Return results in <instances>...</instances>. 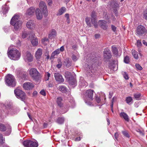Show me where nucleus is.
Wrapping results in <instances>:
<instances>
[{
	"mask_svg": "<svg viewBox=\"0 0 147 147\" xmlns=\"http://www.w3.org/2000/svg\"><path fill=\"white\" fill-rule=\"evenodd\" d=\"M65 17L67 18V22L69 23V15L68 13H66L65 14Z\"/></svg>",
	"mask_w": 147,
	"mask_h": 147,
	"instance_id": "obj_55",
	"label": "nucleus"
},
{
	"mask_svg": "<svg viewBox=\"0 0 147 147\" xmlns=\"http://www.w3.org/2000/svg\"><path fill=\"white\" fill-rule=\"evenodd\" d=\"M111 53L110 50L108 49H105L104 51V57L106 59H109L111 57Z\"/></svg>",
	"mask_w": 147,
	"mask_h": 147,
	"instance_id": "obj_17",
	"label": "nucleus"
},
{
	"mask_svg": "<svg viewBox=\"0 0 147 147\" xmlns=\"http://www.w3.org/2000/svg\"><path fill=\"white\" fill-rule=\"evenodd\" d=\"M36 13L37 19L39 20H41L42 17V16L41 11L39 8H36Z\"/></svg>",
	"mask_w": 147,
	"mask_h": 147,
	"instance_id": "obj_24",
	"label": "nucleus"
},
{
	"mask_svg": "<svg viewBox=\"0 0 147 147\" xmlns=\"http://www.w3.org/2000/svg\"><path fill=\"white\" fill-rule=\"evenodd\" d=\"M28 33L27 31H24L22 32V37L23 38H26L28 35Z\"/></svg>",
	"mask_w": 147,
	"mask_h": 147,
	"instance_id": "obj_40",
	"label": "nucleus"
},
{
	"mask_svg": "<svg viewBox=\"0 0 147 147\" xmlns=\"http://www.w3.org/2000/svg\"><path fill=\"white\" fill-rule=\"evenodd\" d=\"M5 82L8 86L14 87L16 86L15 79L13 76L9 74L5 76Z\"/></svg>",
	"mask_w": 147,
	"mask_h": 147,
	"instance_id": "obj_5",
	"label": "nucleus"
},
{
	"mask_svg": "<svg viewBox=\"0 0 147 147\" xmlns=\"http://www.w3.org/2000/svg\"><path fill=\"white\" fill-rule=\"evenodd\" d=\"M64 63L66 67H68L71 65V61L68 58H67L64 60Z\"/></svg>",
	"mask_w": 147,
	"mask_h": 147,
	"instance_id": "obj_26",
	"label": "nucleus"
},
{
	"mask_svg": "<svg viewBox=\"0 0 147 147\" xmlns=\"http://www.w3.org/2000/svg\"><path fill=\"white\" fill-rule=\"evenodd\" d=\"M40 93L41 94L44 96H45L46 95L45 92L43 90H41L40 92Z\"/></svg>",
	"mask_w": 147,
	"mask_h": 147,
	"instance_id": "obj_57",
	"label": "nucleus"
},
{
	"mask_svg": "<svg viewBox=\"0 0 147 147\" xmlns=\"http://www.w3.org/2000/svg\"><path fill=\"white\" fill-rule=\"evenodd\" d=\"M54 77L56 81L59 83L61 84L64 82V79L61 75L58 73L54 74Z\"/></svg>",
	"mask_w": 147,
	"mask_h": 147,
	"instance_id": "obj_14",
	"label": "nucleus"
},
{
	"mask_svg": "<svg viewBox=\"0 0 147 147\" xmlns=\"http://www.w3.org/2000/svg\"><path fill=\"white\" fill-rule=\"evenodd\" d=\"M66 10V9L64 7H62L58 11V12L57 14V16H60L65 12Z\"/></svg>",
	"mask_w": 147,
	"mask_h": 147,
	"instance_id": "obj_30",
	"label": "nucleus"
},
{
	"mask_svg": "<svg viewBox=\"0 0 147 147\" xmlns=\"http://www.w3.org/2000/svg\"><path fill=\"white\" fill-rule=\"evenodd\" d=\"M49 40L48 38H43L42 39V42L44 44H45V45H46L47 43H45V42H49Z\"/></svg>",
	"mask_w": 147,
	"mask_h": 147,
	"instance_id": "obj_49",
	"label": "nucleus"
},
{
	"mask_svg": "<svg viewBox=\"0 0 147 147\" xmlns=\"http://www.w3.org/2000/svg\"><path fill=\"white\" fill-rule=\"evenodd\" d=\"M35 11V8L33 7H31L27 11L26 14L27 15L31 16L34 14Z\"/></svg>",
	"mask_w": 147,
	"mask_h": 147,
	"instance_id": "obj_25",
	"label": "nucleus"
},
{
	"mask_svg": "<svg viewBox=\"0 0 147 147\" xmlns=\"http://www.w3.org/2000/svg\"><path fill=\"white\" fill-rule=\"evenodd\" d=\"M111 47L112 51L113 54L116 56H119L121 55V49L120 50V51L118 52L117 48L115 46H112Z\"/></svg>",
	"mask_w": 147,
	"mask_h": 147,
	"instance_id": "obj_19",
	"label": "nucleus"
},
{
	"mask_svg": "<svg viewBox=\"0 0 147 147\" xmlns=\"http://www.w3.org/2000/svg\"><path fill=\"white\" fill-rule=\"evenodd\" d=\"M132 54L134 58L136 59H137L138 58V53L135 50H132Z\"/></svg>",
	"mask_w": 147,
	"mask_h": 147,
	"instance_id": "obj_34",
	"label": "nucleus"
},
{
	"mask_svg": "<svg viewBox=\"0 0 147 147\" xmlns=\"http://www.w3.org/2000/svg\"><path fill=\"white\" fill-rule=\"evenodd\" d=\"M39 7L42 12L44 15L47 16L48 15V10L45 3L43 1H41L39 3Z\"/></svg>",
	"mask_w": 147,
	"mask_h": 147,
	"instance_id": "obj_11",
	"label": "nucleus"
},
{
	"mask_svg": "<svg viewBox=\"0 0 147 147\" xmlns=\"http://www.w3.org/2000/svg\"><path fill=\"white\" fill-rule=\"evenodd\" d=\"M35 25L33 20H30L27 23L26 26L27 27L31 30L35 27Z\"/></svg>",
	"mask_w": 147,
	"mask_h": 147,
	"instance_id": "obj_18",
	"label": "nucleus"
},
{
	"mask_svg": "<svg viewBox=\"0 0 147 147\" xmlns=\"http://www.w3.org/2000/svg\"><path fill=\"white\" fill-rule=\"evenodd\" d=\"M9 10V8L5 5H3L2 7L1 11L4 15L5 14L7 13Z\"/></svg>",
	"mask_w": 147,
	"mask_h": 147,
	"instance_id": "obj_28",
	"label": "nucleus"
},
{
	"mask_svg": "<svg viewBox=\"0 0 147 147\" xmlns=\"http://www.w3.org/2000/svg\"><path fill=\"white\" fill-rule=\"evenodd\" d=\"M141 94L140 93H136L134 94V98L137 100H139L141 99Z\"/></svg>",
	"mask_w": 147,
	"mask_h": 147,
	"instance_id": "obj_35",
	"label": "nucleus"
},
{
	"mask_svg": "<svg viewBox=\"0 0 147 147\" xmlns=\"http://www.w3.org/2000/svg\"><path fill=\"white\" fill-rule=\"evenodd\" d=\"M136 68L139 70H141L142 69V68L139 64H136L135 65Z\"/></svg>",
	"mask_w": 147,
	"mask_h": 147,
	"instance_id": "obj_52",
	"label": "nucleus"
},
{
	"mask_svg": "<svg viewBox=\"0 0 147 147\" xmlns=\"http://www.w3.org/2000/svg\"><path fill=\"white\" fill-rule=\"evenodd\" d=\"M56 34V32L55 30L54 29L52 30L50 34L49 35V38L52 39L55 37Z\"/></svg>",
	"mask_w": 147,
	"mask_h": 147,
	"instance_id": "obj_31",
	"label": "nucleus"
},
{
	"mask_svg": "<svg viewBox=\"0 0 147 147\" xmlns=\"http://www.w3.org/2000/svg\"><path fill=\"white\" fill-rule=\"evenodd\" d=\"M19 76L22 78H25L27 76V73L26 72L21 71L19 73Z\"/></svg>",
	"mask_w": 147,
	"mask_h": 147,
	"instance_id": "obj_38",
	"label": "nucleus"
},
{
	"mask_svg": "<svg viewBox=\"0 0 147 147\" xmlns=\"http://www.w3.org/2000/svg\"><path fill=\"white\" fill-rule=\"evenodd\" d=\"M100 35L98 34H95V38L97 39L99 38Z\"/></svg>",
	"mask_w": 147,
	"mask_h": 147,
	"instance_id": "obj_62",
	"label": "nucleus"
},
{
	"mask_svg": "<svg viewBox=\"0 0 147 147\" xmlns=\"http://www.w3.org/2000/svg\"><path fill=\"white\" fill-rule=\"evenodd\" d=\"M111 27L112 30H113V31L115 32L116 30V27L115 26L113 25H111Z\"/></svg>",
	"mask_w": 147,
	"mask_h": 147,
	"instance_id": "obj_58",
	"label": "nucleus"
},
{
	"mask_svg": "<svg viewBox=\"0 0 147 147\" xmlns=\"http://www.w3.org/2000/svg\"><path fill=\"white\" fill-rule=\"evenodd\" d=\"M119 4L117 1H113L111 3L110 7L114 11L115 15L116 16H118L117 10L119 8Z\"/></svg>",
	"mask_w": 147,
	"mask_h": 147,
	"instance_id": "obj_12",
	"label": "nucleus"
},
{
	"mask_svg": "<svg viewBox=\"0 0 147 147\" xmlns=\"http://www.w3.org/2000/svg\"><path fill=\"white\" fill-rule=\"evenodd\" d=\"M62 66V64L61 63H59L57 65V67L58 68H60Z\"/></svg>",
	"mask_w": 147,
	"mask_h": 147,
	"instance_id": "obj_61",
	"label": "nucleus"
},
{
	"mask_svg": "<svg viewBox=\"0 0 147 147\" xmlns=\"http://www.w3.org/2000/svg\"><path fill=\"white\" fill-rule=\"evenodd\" d=\"M43 28L42 27L41 24H39L38 25V29H39V30H40L41 29L42 30V29Z\"/></svg>",
	"mask_w": 147,
	"mask_h": 147,
	"instance_id": "obj_60",
	"label": "nucleus"
},
{
	"mask_svg": "<svg viewBox=\"0 0 147 147\" xmlns=\"http://www.w3.org/2000/svg\"><path fill=\"white\" fill-rule=\"evenodd\" d=\"M29 74L32 78L35 81H38L41 78L40 73L35 68H32L29 69Z\"/></svg>",
	"mask_w": 147,
	"mask_h": 147,
	"instance_id": "obj_4",
	"label": "nucleus"
},
{
	"mask_svg": "<svg viewBox=\"0 0 147 147\" xmlns=\"http://www.w3.org/2000/svg\"><path fill=\"white\" fill-rule=\"evenodd\" d=\"M48 2V5H51L52 3L51 0H46Z\"/></svg>",
	"mask_w": 147,
	"mask_h": 147,
	"instance_id": "obj_63",
	"label": "nucleus"
},
{
	"mask_svg": "<svg viewBox=\"0 0 147 147\" xmlns=\"http://www.w3.org/2000/svg\"><path fill=\"white\" fill-rule=\"evenodd\" d=\"M80 57L79 54H77L76 55H73L72 57V59L74 61H77Z\"/></svg>",
	"mask_w": 147,
	"mask_h": 147,
	"instance_id": "obj_36",
	"label": "nucleus"
},
{
	"mask_svg": "<svg viewBox=\"0 0 147 147\" xmlns=\"http://www.w3.org/2000/svg\"><path fill=\"white\" fill-rule=\"evenodd\" d=\"M20 16L19 15H15L11 19L10 23L13 26L16 30H18L21 28L22 22V21L19 20Z\"/></svg>",
	"mask_w": 147,
	"mask_h": 147,
	"instance_id": "obj_2",
	"label": "nucleus"
},
{
	"mask_svg": "<svg viewBox=\"0 0 147 147\" xmlns=\"http://www.w3.org/2000/svg\"><path fill=\"white\" fill-rule=\"evenodd\" d=\"M69 84L72 86V87H74L77 85V82L76 80L72 77H69Z\"/></svg>",
	"mask_w": 147,
	"mask_h": 147,
	"instance_id": "obj_21",
	"label": "nucleus"
},
{
	"mask_svg": "<svg viewBox=\"0 0 147 147\" xmlns=\"http://www.w3.org/2000/svg\"><path fill=\"white\" fill-rule=\"evenodd\" d=\"M3 138L2 134L0 133V144L3 143Z\"/></svg>",
	"mask_w": 147,
	"mask_h": 147,
	"instance_id": "obj_48",
	"label": "nucleus"
},
{
	"mask_svg": "<svg viewBox=\"0 0 147 147\" xmlns=\"http://www.w3.org/2000/svg\"><path fill=\"white\" fill-rule=\"evenodd\" d=\"M126 101L128 104H131L133 102V99L131 96H129L126 98Z\"/></svg>",
	"mask_w": 147,
	"mask_h": 147,
	"instance_id": "obj_33",
	"label": "nucleus"
},
{
	"mask_svg": "<svg viewBox=\"0 0 147 147\" xmlns=\"http://www.w3.org/2000/svg\"><path fill=\"white\" fill-rule=\"evenodd\" d=\"M60 52L59 51V49H58L54 51H53L52 53L51 57H54L56 55H58L60 53Z\"/></svg>",
	"mask_w": 147,
	"mask_h": 147,
	"instance_id": "obj_39",
	"label": "nucleus"
},
{
	"mask_svg": "<svg viewBox=\"0 0 147 147\" xmlns=\"http://www.w3.org/2000/svg\"><path fill=\"white\" fill-rule=\"evenodd\" d=\"M14 93L16 97L24 101L26 98V94L22 90L16 89L14 90Z\"/></svg>",
	"mask_w": 147,
	"mask_h": 147,
	"instance_id": "obj_8",
	"label": "nucleus"
},
{
	"mask_svg": "<svg viewBox=\"0 0 147 147\" xmlns=\"http://www.w3.org/2000/svg\"><path fill=\"white\" fill-rule=\"evenodd\" d=\"M57 103L58 105L61 107L63 105V100L61 97H59L57 98Z\"/></svg>",
	"mask_w": 147,
	"mask_h": 147,
	"instance_id": "obj_29",
	"label": "nucleus"
},
{
	"mask_svg": "<svg viewBox=\"0 0 147 147\" xmlns=\"http://www.w3.org/2000/svg\"><path fill=\"white\" fill-rule=\"evenodd\" d=\"M142 42L143 44L144 45L146 46H147V42H146L144 40H143Z\"/></svg>",
	"mask_w": 147,
	"mask_h": 147,
	"instance_id": "obj_64",
	"label": "nucleus"
},
{
	"mask_svg": "<svg viewBox=\"0 0 147 147\" xmlns=\"http://www.w3.org/2000/svg\"><path fill=\"white\" fill-rule=\"evenodd\" d=\"M7 130L5 132V135L8 136L10 134L11 131V126L9 124H7L6 126L3 124L0 123V131H4Z\"/></svg>",
	"mask_w": 147,
	"mask_h": 147,
	"instance_id": "obj_7",
	"label": "nucleus"
},
{
	"mask_svg": "<svg viewBox=\"0 0 147 147\" xmlns=\"http://www.w3.org/2000/svg\"><path fill=\"white\" fill-rule=\"evenodd\" d=\"M34 86V85L31 82H26L23 84V87L27 90L32 89Z\"/></svg>",
	"mask_w": 147,
	"mask_h": 147,
	"instance_id": "obj_15",
	"label": "nucleus"
},
{
	"mask_svg": "<svg viewBox=\"0 0 147 147\" xmlns=\"http://www.w3.org/2000/svg\"><path fill=\"white\" fill-rule=\"evenodd\" d=\"M95 100L98 103H100V102L101 100L100 97L98 96H97L96 97Z\"/></svg>",
	"mask_w": 147,
	"mask_h": 147,
	"instance_id": "obj_53",
	"label": "nucleus"
},
{
	"mask_svg": "<svg viewBox=\"0 0 147 147\" xmlns=\"http://www.w3.org/2000/svg\"><path fill=\"white\" fill-rule=\"evenodd\" d=\"M143 18L146 20H147V10H145L144 12Z\"/></svg>",
	"mask_w": 147,
	"mask_h": 147,
	"instance_id": "obj_51",
	"label": "nucleus"
},
{
	"mask_svg": "<svg viewBox=\"0 0 147 147\" xmlns=\"http://www.w3.org/2000/svg\"><path fill=\"white\" fill-rule=\"evenodd\" d=\"M96 16L95 12L94 11H92L91 15V17L92 18L91 19H93V20H95Z\"/></svg>",
	"mask_w": 147,
	"mask_h": 147,
	"instance_id": "obj_47",
	"label": "nucleus"
},
{
	"mask_svg": "<svg viewBox=\"0 0 147 147\" xmlns=\"http://www.w3.org/2000/svg\"><path fill=\"white\" fill-rule=\"evenodd\" d=\"M93 64L92 65H88V68L89 69V76L90 77L91 79L92 80H95L97 78L98 74L96 70L93 68Z\"/></svg>",
	"mask_w": 147,
	"mask_h": 147,
	"instance_id": "obj_6",
	"label": "nucleus"
},
{
	"mask_svg": "<svg viewBox=\"0 0 147 147\" xmlns=\"http://www.w3.org/2000/svg\"><path fill=\"white\" fill-rule=\"evenodd\" d=\"M59 88V90L63 93H65L67 91V89L64 86H60Z\"/></svg>",
	"mask_w": 147,
	"mask_h": 147,
	"instance_id": "obj_32",
	"label": "nucleus"
},
{
	"mask_svg": "<svg viewBox=\"0 0 147 147\" xmlns=\"http://www.w3.org/2000/svg\"><path fill=\"white\" fill-rule=\"evenodd\" d=\"M91 22L92 24H93L94 27L96 28L98 26L97 22L96 20H93V19H91Z\"/></svg>",
	"mask_w": 147,
	"mask_h": 147,
	"instance_id": "obj_43",
	"label": "nucleus"
},
{
	"mask_svg": "<svg viewBox=\"0 0 147 147\" xmlns=\"http://www.w3.org/2000/svg\"><path fill=\"white\" fill-rule=\"evenodd\" d=\"M30 41L33 46H36L38 45V40L37 38L34 36L31 38Z\"/></svg>",
	"mask_w": 147,
	"mask_h": 147,
	"instance_id": "obj_23",
	"label": "nucleus"
},
{
	"mask_svg": "<svg viewBox=\"0 0 147 147\" xmlns=\"http://www.w3.org/2000/svg\"><path fill=\"white\" fill-rule=\"evenodd\" d=\"M137 45L138 47H140L142 45V43L140 40H138L137 42Z\"/></svg>",
	"mask_w": 147,
	"mask_h": 147,
	"instance_id": "obj_54",
	"label": "nucleus"
},
{
	"mask_svg": "<svg viewBox=\"0 0 147 147\" xmlns=\"http://www.w3.org/2000/svg\"><path fill=\"white\" fill-rule=\"evenodd\" d=\"M24 58L26 62H31L33 60L32 55L29 52H26Z\"/></svg>",
	"mask_w": 147,
	"mask_h": 147,
	"instance_id": "obj_16",
	"label": "nucleus"
},
{
	"mask_svg": "<svg viewBox=\"0 0 147 147\" xmlns=\"http://www.w3.org/2000/svg\"><path fill=\"white\" fill-rule=\"evenodd\" d=\"M85 20L87 25L90 27H91V24L90 22V18L88 17H86L85 18Z\"/></svg>",
	"mask_w": 147,
	"mask_h": 147,
	"instance_id": "obj_41",
	"label": "nucleus"
},
{
	"mask_svg": "<svg viewBox=\"0 0 147 147\" xmlns=\"http://www.w3.org/2000/svg\"><path fill=\"white\" fill-rule=\"evenodd\" d=\"M42 54V50L41 49H38L36 52L35 56L38 61V63L41 64L42 62L40 61L41 56Z\"/></svg>",
	"mask_w": 147,
	"mask_h": 147,
	"instance_id": "obj_13",
	"label": "nucleus"
},
{
	"mask_svg": "<svg viewBox=\"0 0 147 147\" xmlns=\"http://www.w3.org/2000/svg\"><path fill=\"white\" fill-rule=\"evenodd\" d=\"M69 102L70 104H68V105H67L66 107H65H65L66 109H67L66 110V111L64 112L61 111V112L62 113H64L67 112L68 111L67 109H68V107H71L73 108L75 106V103L74 100L71 99L69 101Z\"/></svg>",
	"mask_w": 147,
	"mask_h": 147,
	"instance_id": "obj_22",
	"label": "nucleus"
},
{
	"mask_svg": "<svg viewBox=\"0 0 147 147\" xmlns=\"http://www.w3.org/2000/svg\"><path fill=\"white\" fill-rule=\"evenodd\" d=\"M147 32V30L142 25L138 26L136 28V33L139 36H142Z\"/></svg>",
	"mask_w": 147,
	"mask_h": 147,
	"instance_id": "obj_10",
	"label": "nucleus"
},
{
	"mask_svg": "<svg viewBox=\"0 0 147 147\" xmlns=\"http://www.w3.org/2000/svg\"><path fill=\"white\" fill-rule=\"evenodd\" d=\"M13 46H11L8 48L7 54L8 57L11 59L16 60L20 58L21 56L20 53L17 49L12 48Z\"/></svg>",
	"mask_w": 147,
	"mask_h": 147,
	"instance_id": "obj_1",
	"label": "nucleus"
},
{
	"mask_svg": "<svg viewBox=\"0 0 147 147\" xmlns=\"http://www.w3.org/2000/svg\"><path fill=\"white\" fill-rule=\"evenodd\" d=\"M23 144L26 147H38V143L35 140L33 141L30 140H27L23 142Z\"/></svg>",
	"mask_w": 147,
	"mask_h": 147,
	"instance_id": "obj_9",
	"label": "nucleus"
},
{
	"mask_svg": "<svg viewBox=\"0 0 147 147\" xmlns=\"http://www.w3.org/2000/svg\"><path fill=\"white\" fill-rule=\"evenodd\" d=\"M120 116L121 117L123 118L126 121H129V117L126 113L123 112H121L120 114Z\"/></svg>",
	"mask_w": 147,
	"mask_h": 147,
	"instance_id": "obj_27",
	"label": "nucleus"
},
{
	"mask_svg": "<svg viewBox=\"0 0 147 147\" xmlns=\"http://www.w3.org/2000/svg\"><path fill=\"white\" fill-rule=\"evenodd\" d=\"M114 97H113L112 99L111 100V110L112 111V112L113 113H114L113 110V102L114 101Z\"/></svg>",
	"mask_w": 147,
	"mask_h": 147,
	"instance_id": "obj_44",
	"label": "nucleus"
},
{
	"mask_svg": "<svg viewBox=\"0 0 147 147\" xmlns=\"http://www.w3.org/2000/svg\"><path fill=\"white\" fill-rule=\"evenodd\" d=\"M122 74L124 78L126 80H128L129 79V77L127 74L125 72H123Z\"/></svg>",
	"mask_w": 147,
	"mask_h": 147,
	"instance_id": "obj_45",
	"label": "nucleus"
},
{
	"mask_svg": "<svg viewBox=\"0 0 147 147\" xmlns=\"http://www.w3.org/2000/svg\"><path fill=\"white\" fill-rule=\"evenodd\" d=\"M124 61L125 63H128L129 62V58L128 56H126L124 58Z\"/></svg>",
	"mask_w": 147,
	"mask_h": 147,
	"instance_id": "obj_46",
	"label": "nucleus"
},
{
	"mask_svg": "<svg viewBox=\"0 0 147 147\" xmlns=\"http://www.w3.org/2000/svg\"><path fill=\"white\" fill-rule=\"evenodd\" d=\"M122 133L124 135V136L126 137L127 138H129L130 137V136L127 133V132L126 131H122Z\"/></svg>",
	"mask_w": 147,
	"mask_h": 147,
	"instance_id": "obj_42",
	"label": "nucleus"
},
{
	"mask_svg": "<svg viewBox=\"0 0 147 147\" xmlns=\"http://www.w3.org/2000/svg\"><path fill=\"white\" fill-rule=\"evenodd\" d=\"M50 76V74L49 72H47L46 73L45 75V80H48L49 79V77Z\"/></svg>",
	"mask_w": 147,
	"mask_h": 147,
	"instance_id": "obj_50",
	"label": "nucleus"
},
{
	"mask_svg": "<svg viewBox=\"0 0 147 147\" xmlns=\"http://www.w3.org/2000/svg\"><path fill=\"white\" fill-rule=\"evenodd\" d=\"M64 121V119L63 117L58 118L56 120V122L59 124L63 123Z\"/></svg>",
	"mask_w": 147,
	"mask_h": 147,
	"instance_id": "obj_37",
	"label": "nucleus"
},
{
	"mask_svg": "<svg viewBox=\"0 0 147 147\" xmlns=\"http://www.w3.org/2000/svg\"><path fill=\"white\" fill-rule=\"evenodd\" d=\"M119 134L117 132H116L115 134V138L117 140V138L118 137Z\"/></svg>",
	"mask_w": 147,
	"mask_h": 147,
	"instance_id": "obj_59",
	"label": "nucleus"
},
{
	"mask_svg": "<svg viewBox=\"0 0 147 147\" xmlns=\"http://www.w3.org/2000/svg\"><path fill=\"white\" fill-rule=\"evenodd\" d=\"M64 50V46H62L61 47L60 49H59V51L60 52H63Z\"/></svg>",
	"mask_w": 147,
	"mask_h": 147,
	"instance_id": "obj_56",
	"label": "nucleus"
},
{
	"mask_svg": "<svg viewBox=\"0 0 147 147\" xmlns=\"http://www.w3.org/2000/svg\"><path fill=\"white\" fill-rule=\"evenodd\" d=\"M94 91L92 90H88L85 93L84 100L86 103L89 106L93 105L90 101L92 100Z\"/></svg>",
	"mask_w": 147,
	"mask_h": 147,
	"instance_id": "obj_3",
	"label": "nucleus"
},
{
	"mask_svg": "<svg viewBox=\"0 0 147 147\" xmlns=\"http://www.w3.org/2000/svg\"><path fill=\"white\" fill-rule=\"evenodd\" d=\"M107 22L103 20H100L99 22V24L100 27L103 30H106L108 28V26L107 25Z\"/></svg>",
	"mask_w": 147,
	"mask_h": 147,
	"instance_id": "obj_20",
	"label": "nucleus"
}]
</instances>
